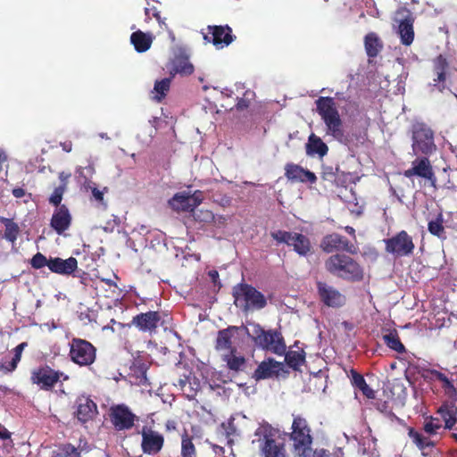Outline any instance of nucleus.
Listing matches in <instances>:
<instances>
[{
	"mask_svg": "<svg viewBox=\"0 0 457 457\" xmlns=\"http://www.w3.org/2000/svg\"><path fill=\"white\" fill-rule=\"evenodd\" d=\"M325 269L331 275L349 282H360L364 278L362 266L345 253H336L325 261Z\"/></svg>",
	"mask_w": 457,
	"mask_h": 457,
	"instance_id": "f257e3e1",
	"label": "nucleus"
},
{
	"mask_svg": "<svg viewBox=\"0 0 457 457\" xmlns=\"http://www.w3.org/2000/svg\"><path fill=\"white\" fill-rule=\"evenodd\" d=\"M316 110L326 126V134L338 142L345 139L343 120L333 97L320 96L316 101Z\"/></svg>",
	"mask_w": 457,
	"mask_h": 457,
	"instance_id": "f03ea898",
	"label": "nucleus"
},
{
	"mask_svg": "<svg viewBox=\"0 0 457 457\" xmlns=\"http://www.w3.org/2000/svg\"><path fill=\"white\" fill-rule=\"evenodd\" d=\"M292 431L289 439L293 442V452L297 457H311L313 437L307 420L300 414H293Z\"/></svg>",
	"mask_w": 457,
	"mask_h": 457,
	"instance_id": "7ed1b4c3",
	"label": "nucleus"
},
{
	"mask_svg": "<svg viewBox=\"0 0 457 457\" xmlns=\"http://www.w3.org/2000/svg\"><path fill=\"white\" fill-rule=\"evenodd\" d=\"M232 295L235 305L240 307L244 312L261 310L267 305L264 295L247 283L242 282L234 286Z\"/></svg>",
	"mask_w": 457,
	"mask_h": 457,
	"instance_id": "20e7f679",
	"label": "nucleus"
},
{
	"mask_svg": "<svg viewBox=\"0 0 457 457\" xmlns=\"http://www.w3.org/2000/svg\"><path fill=\"white\" fill-rule=\"evenodd\" d=\"M250 337L262 349L270 351L277 355L286 353L287 346L282 334L277 329L265 330L258 323H252Z\"/></svg>",
	"mask_w": 457,
	"mask_h": 457,
	"instance_id": "39448f33",
	"label": "nucleus"
},
{
	"mask_svg": "<svg viewBox=\"0 0 457 457\" xmlns=\"http://www.w3.org/2000/svg\"><path fill=\"white\" fill-rule=\"evenodd\" d=\"M69 358L79 367H90L96 360V348L89 341L73 337L69 343Z\"/></svg>",
	"mask_w": 457,
	"mask_h": 457,
	"instance_id": "423d86ee",
	"label": "nucleus"
},
{
	"mask_svg": "<svg viewBox=\"0 0 457 457\" xmlns=\"http://www.w3.org/2000/svg\"><path fill=\"white\" fill-rule=\"evenodd\" d=\"M412 151L414 154L429 155L436 151L434 131L424 122H416L411 127Z\"/></svg>",
	"mask_w": 457,
	"mask_h": 457,
	"instance_id": "0eeeda50",
	"label": "nucleus"
},
{
	"mask_svg": "<svg viewBox=\"0 0 457 457\" xmlns=\"http://www.w3.org/2000/svg\"><path fill=\"white\" fill-rule=\"evenodd\" d=\"M270 236L278 243H284L292 246L294 251L301 256H307L312 253V247L310 239L301 233L277 230L271 232Z\"/></svg>",
	"mask_w": 457,
	"mask_h": 457,
	"instance_id": "6e6552de",
	"label": "nucleus"
},
{
	"mask_svg": "<svg viewBox=\"0 0 457 457\" xmlns=\"http://www.w3.org/2000/svg\"><path fill=\"white\" fill-rule=\"evenodd\" d=\"M384 243L385 251L396 258L410 256L415 249L412 237L405 230H401L395 236L384 239Z\"/></svg>",
	"mask_w": 457,
	"mask_h": 457,
	"instance_id": "1a4fd4ad",
	"label": "nucleus"
},
{
	"mask_svg": "<svg viewBox=\"0 0 457 457\" xmlns=\"http://www.w3.org/2000/svg\"><path fill=\"white\" fill-rule=\"evenodd\" d=\"M63 372L55 370L47 364L40 365L31 371L30 381L41 390L52 391L61 380Z\"/></svg>",
	"mask_w": 457,
	"mask_h": 457,
	"instance_id": "9d476101",
	"label": "nucleus"
},
{
	"mask_svg": "<svg viewBox=\"0 0 457 457\" xmlns=\"http://www.w3.org/2000/svg\"><path fill=\"white\" fill-rule=\"evenodd\" d=\"M403 176L408 179H411L415 176L424 179L428 181L430 187L435 190L437 189L436 177L429 159L426 156L416 158L411 162V167L403 171Z\"/></svg>",
	"mask_w": 457,
	"mask_h": 457,
	"instance_id": "9b49d317",
	"label": "nucleus"
},
{
	"mask_svg": "<svg viewBox=\"0 0 457 457\" xmlns=\"http://www.w3.org/2000/svg\"><path fill=\"white\" fill-rule=\"evenodd\" d=\"M140 434V446L145 454L154 456L161 453L165 442L162 434L147 426L142 428Z\"/></svg>",
	"mask_w": 457,
	"mask_h": 457,
	"instance_id": "f8f14e48",
	"label": "nucleus"
},
{
	"mask_svg": "<svg viewBox=\"0 0 457 457\" xmlns=\"http://www.w3.org/2000/svg\"><path fill=\"white\" fill-rule=\"evenodd\" d=\"M395 21L398 23L397 33L400 36L401 43L404 46H410L414 39V18L411 12L404 7L398 9Z\"/></svg>",
	"mask_w": 457,
	"mask_h": 457,
	"instance_id": "ddd939ff",
	"label": "nucleus"
},
{
	"mask_svg": "<svg viewBox=\"0 0 457 457\" xmlns=\"http://www.w3.org/2000/svg\"><path fill=\"white\" fill-rule=\"evenodd\" d=\"M109 416L112 424L119 431L132 428L137 420V416L125 404L112 405Z\"/></svg>",
	"mask_w": 457,
	"mask_h": 457,
	"instance_id": "4468645a",
	"label": "nucleus"
},
{
	"mask_svg": "<svg viewBox=\"0 0 457 457\" xmlns=\"http://www.w3.org/2000/svg\"><path fill=\"white\" fill-rule=\"evenodd\" d=\"M203 194L200 190H195L193 194L179 192L169 200V204L176 212H194V210L202 203Z\"/></svg>",
	"mask_w": 457,
	"mask_h": 457,
	"instance_id": "2eb2a0df",
	"label": "nucleus"
},
{
	"mask_svg": "<svg viewBox=\"0 0 457 457\" xmlns=\"http://www.w3.org/2000/svg\"><path fill=\"white\" fill-rule=\"evenodd\" d=\"M320 248L327 253L344 251L352 254L357 253V247L345 237L332 233L325 236L320 242Z\"/></svg>",
	"mask_w": 457,
	"mask_h": 457,
	"instance_id": "dca6fc26",
	"label": "nucleus"
},
{
	"mask_svg": "<svg viewBox=\"0 0 457 457\" xmlns=\"http://www.w3.org/2000/svg\"><path fill=\"white\" fill-rule=\"evenodd\" d=\"M208 34L204 35V40L212 43L217 48H223L230 45L235 36L232 35V29L228 25H213L207 27Z\"/></svg>",
	"mask_w": 457,
	"mask_h": 457,
	"instance_id": "f3484780",
	"label": "nucleus"
},
{
	"mask_svg": "<svg viewBox=\"0 0 457 457\" xmlns=\"http://www.w3.org/2000/svg\"><path fill=\"white\" fill-rule=\"evenodd\" d=\"M316 285L319 297L326 306L339 308L345 303V296L334 287L322 281H318Z\"/></svg>",
	"mask_w": 457,
	"mask_h": 457,
	"instance_id": "a211bd4d",
	"label": "nucleus"
},
{
	"mask_svg": "<svg viewBox=\"0 0 457 457\" xmlns=\"http://www.w3.org/2000/svg\"><path fill=\"white\" fill-rule=\"evenodd\" d=\"M450 65L445 56L437 55L432 61L433 83L431 86L440 92L446 88V79Z\"/></svg>",
	"mask_w": 457,
	"mask_h": 457,
	"instance_id": "6ab92c4d",
	"label": "nucleus"
},
{
	"mask_svg": "<svg viewBox=\"0 0 457 457\" xmlns=\"http://www.w3.org/2000/svg\"><path fill=\"white\" fill-rule=\"evenodd\" d=\"M75 417L80 423L93 420L98 414L96 403L88 395H79L76 400Z\"/></svg>",
	"mask_w": 457,
	"mask_h": 457,
	"instance_id": "aec40b11",
	"label": "nucleus"
},
{
	"mask_svg": "<svg viewBox=\"0 0 457 457\" xmlns=\"http://www.w3.org/2000/svg\"><path fill=\"white\" fill-rule=\"evenodd\" d=\"M160 320L161 315L158 312L149 311L134 316L131 325L137 328L141 332L153 334L156 332Z\"/></svg>",
	"mask_w": 457,
	"mask_h": 457,
	"instance_id": "412c9836",
	"label": "nucleus"
},
{
	"mask_svg": "<svg viewBox=\"0 0 457 457\" xmlns=\"http://www.w3.org/2000/svg\"><path fill=\"white\" fill-rule=\"evenodd\" d=\"M71 220L72 218L68 207L62 204L54 210L50 220V226L58 235H62L70 228Z\"/></svg>",
	"mask_w": 457,
	"mask_h": 457,
	"instance_id": "4be33fe9",
	"label": "nucleus"
},
{
	"mask_svg": "<svg viewBox=\"0 0 457 457\" xmlns=\"http://www.w3.org/2000/svg\"><path fill=\"white\" fill-rule=\"evenodd\" d=\"M167 68L171 78H174L176 74L188 76L195 71L194 65L189 62L188 56L184 53L176 54L167 65Z\"/></svg>",
	"mask_w": 457,
	"mask_h": 457,
	"instance_id": "5701e85b",
	"label": "nucleus"
},
{
	"mask_svg": "<svg viewBox=\"0 0 457 457\" xmlns=\"http://www.w3.org/2000/svg\"><path fill=\"white\" fill-rule=\"evenodd\" d=\"M283 363L277 361L273 359L262 361L253 374V378L256 381L278 377L283 371Z\"/></svg>",
	"mask_w": 457,
	"mask_h": 457,
	"instance_id": "b1692460",
	"label": "nucleus"
},
{
	"mask_svg": "<svg viewBox=\"0 0 457 457\" xmlns=\"http://www.w3.org/2000/svg\"><path fill=\"white\" fill-rule=\"evenodd\" d=\"M285 176L293 182H310L314 184L317 181L316 175L295 163H287L285 167Z\"/></svg>",
	"mask_w": 457,
	"mask_h": 457,
	"instance_id": "393cba45",
	"label": "nucleus"
},
{
	"mask_svg": "<svg viewBox=\"0 0 457 457\" xmlns=\"http://www.w3.org/2000/svg\"><path fill=\"white\" fill-rule=\"evenodd\" d=\"M48 269L53 273L70 276L78 269V261L72 256L65 260L60 257H50Z\"/></svg>",
	"mask_w": 457,
	"mask_h": 457,
	"instance_id": "a878e982",
	"label": "nucleus"
},
{
	"mask_svg": "<svg viewBox=\"0 0 457 457\" xmlns=\"http://www.w3.org/2000/svg\"><path fill=\"white\" fill-rule=\"evenodd\" d=\"M261 450L264 457H287L284 443L278 442L271 435H264Z\"/></svg>",
	"mask_w": 457,
	"mask_h": 457,
	"instance_id": "bb28decb",
	"label": "nucleus"
},
{
	"mask_svg": "<svg viewBox=\"0 0 457 457\" xmlns=\"http://www.w3.org/2000/svg\"><path fill=\"white\" fill-rule=\"evenodd\" d=\"M436 413L445 421V428L452 429L457 423V406L455 402H444L437 409Z\"/></svg>",
	"mask_w": 457,
	"mask_h": 457,
	"instance_id": "cd10ccee",
	"label": "nucleus"
},
{
	"mask_svg": "<svg viewBox=\"0 0 457 457\" xmlns=\"http://www.w3.org/2000/svg\"><path fill=\"white\" fill-rule=\"evenodd\" d=\"M349 378L352 386L361 392L368 399H376L375 391L367 384L364 377L354 369L350 370Z\"/></svg>",
	"mask_w": 457,
	"mask_h": 457,
	"instance_id": "c85d7f7f",
	"label": "nucleus"
},
{
	"mask_svg": "<svg viewBox=\"0 0 457 457\" xmlns=\"http://www.w3.org/2000/svg\"><path fill=\"white\" fill-rule=\"evenodd\" d=\"M237 330V327L229 326L227 328L219 330L216 341H215V349L217 351H223L234 349L232 346V337L233 333Z\"/></svg>",
	"mask_w": 457,
	"mask_h": 457,
	"instance_id": "c756f323",
	"label": "nucleus"
},
{
	"mask_svg": "<svg viewBox=\"0 0 457 457\" xmlns=\"http://www.w3.org/2000/svg\"><path fill=\"white\" fill-rule=\"evenodd\" d=\"M328 152V145L321 140L320 137L312 133L308 137L306 144V154L308 155L318 154L320 157L325 156Z\"/></svg>",
	"mask_w": 457,
	"mask_h": 457,
	"instance_id": "7c9ffc66",
	"label": "nucleus"
},
{
	"mask_svg": "<svg viewBox=\"0 0 457 457\" xmlns=\"http://www.w3.org/2000/svg\"><path fill=\"white\" fill-rule=\"evenodd\" d=\"M222 360L227 363L228 368L235 372L242 371L245 367L246 360L243 355L237 354V348L224 354Z\"/></svg>",
	"mask_w": 457,
	"mask_h": 457,
	"instance_id": "2f4dec72",
	"label": "nucleus"
},
{
	"mask_svg": "<svg viewBox=\"0 0 457 457\" xmlns=\"http://www.w3.org/2000/svg\"><path fill=\"white\" fill-rule=\"evenodd\" d=\"M130 42L138 53L146 52L152 46L153 38L141 30L135 31L130 36Z\"/></svg>",
	"mask_w": 457,
	"mask_h": 457,
	"instance_id": "473e14b6",
	"label": "nucleus"
},
{
	"mask_svg": "<svg viewBox=\"0 0 457 457\" xmlns=\"http://www.w3.org/2000/svg\"><path fill=\"white\" fill-rule=\"evenodd\" d=\"M408 436L412 440V443L422 452L436 445V443L430 438L431 436L428 435L426 436L413 428H409Z\"/></svg>",
	"mask_w": 457,
	"mask_h": 457,
	"instance_id": "72a5a7b5",
	"label": "nucleus"
},
{
	"mask_svg": "<svg viewBox=\"0 0 457 457\" xmlns=\"http://www.w3.org/2000/svg\"><path fill=\"white\" fill-rule=\"evenodd\" d=\"M365 50L369 57H376L382 49V43L376 33L370 32L365 37Z\"/></svg>",
	"mask_w": 457,
	"mask_h": 457,
	"instance_id": "f704fd0d",
	"label": "nucleus"
},
{
	"mask_svg": "<svg viewBox=\"0 0 457 457\" xmlns=\"http://www.w3.org/2000/svg\"><path fill=\"white\" fill-rule=\"evenodd\" d=\"M0 222L5 227L4 238L12 244L15 243L20 234L19 225L12 219L5 217H0Z\"/></svg>",
	"mask_w": 457,
	"mask_h": 457,
	"instance_id": "c9c22d12",
	"label": "nucleus"
},
{
	"mask_svg": "<svg viewBox=\"0 0 457 457\" xmlns=\"http://www.w3.org/2000/svg\"><path fill=\"white\" fill-rule=\"evenodd\" d=\"M80 450L70 443L61 444L51 453V457H79Z\"/></svg>",
	"mask_w": 457,
	"mask_h": 457,
	"instance_id": "e433bc0d",
	"label": "nucleus"
},
{
	"mask_svg": "<svg viewBox=\"0 0 457 457\" xmlns=\"http://www.w3.org/2000/svg\"><path fill=\"white\" fill-rule=\"evenodd\" d=\"M383 339L386 346L390 349L399 353H405V347L401 342L396 330L390 331L388 334L384 335Z\"/></svg>",
	"mask_w": 457,
	"mask_h": 457,
	"instance_id": "4c0bfd02",
	"label": "nucleus"
},
{
	"mask_svg": "<svg viewBox=\"0 0 457 457\" xmlns=\"http://www.w3.org/2000/svg\"><path fill=\"white\" fill-rule=\"evenodd\" d=\"M181 457H196L195 446L186 430L181 436Z\"/></svg>",
	"mask_w": 457,
	"mask_h": 457,
	"instance_id": "58836bf2",
	"label": "nucleus"
},
{
	"mask_svg": "<svg viewBox=\"0 0 457 457\" xmlns=\"http://www.w3.org/2000/svg\"><path fill=\"white\" fill-rule=\"evenodd\" d=\"M285 360L290 368L294 370H298V368L305 361V353L303 350L289 351L288 353H287Z\"/></svg>",
	"mask_w": 457,
	"mask_h": 457,
	"instance_id": "ea45409f",
	"label": "nucleus"
},
{
	"mask_svg": "<svg viewBox=\"0 0 457 457\" xmlns=\"http://www.w3.org/2000/svg\"><path fill=\"white\" fill-rule=\"evenodd\" d=\"M200 390V380L193 375L192 378H189L188 384H187L186 388H184L183 394L188 400H194Z\"/></svg>",
	"mask_w": 457,
	"mask_h": 457,
	"instance_id": "a19ab883",
	"label": "nucleus"
},
{
	"mask_svg": "<svg viewBox=\"0 0 457 457\" xmlns=\"http://www.w3.org/2000/svg\"><path fill=\"white\" fill-rule=\"evenodd\" d=\"M439 381L442 383L445 395L452 401L457 402V388L453 385V380L449 379L448 377L444 374Z\"/></svg>",
	"mask_w": 457,
	"mask_h": 457,
	"instance_id": "79ce46f5",
	"label": "nucleus"
},
{
	"mask_svg": "<svg viewBox=\"0 0 457 457\" xmlns=\"http://www.w3.org/2000/svg\"><path fill=\"white\" fill-rule=\"evenodd\" d=\"M442 428V424L438 418L428 416L425 419L423 425L424 432L428 436H435L437 434V430Z\"/></svg>",
	"mask_w": 457,
	"mask_h": 457,
	"instance_id": "37998d69",
	"label": "nucleus"
},
{
	"mask_svg": "<svg viewBox=\"0 0 457 457\" xmlns=\"http://www.w3.org/2000/svg\"><path fill=\"white\" fill-rule=\"evenodd\" d=\"M444 219L442 213H439L435 220H430L428 225V229L430 234L441 237L445 233L443 225Z\"/></svg>",
	"mask_w": 457,
	"mask_h": 457,
	"instance_id": "c03bdc74",
	"label": "nucleus"
},
{
	"mask_svg": "<svg viewBox=\"0 0 457 457\" xmlns=\"http://www.w3.org/2000/svg\"><path fill=\"white\" fill-rule=\"evenodd\" d=\"M172 79L173 78H171V76L170 75V78H165L162 80H158L155 82L154 90L156 91L157 94L160 95L158 96V100H162L166 96L167 92L170 89Z\"/></svg>",
	"mask_w": 457,
	"mask_h": 457,
	"instance_id": "a18cd8bd",
	"label": "nucleus"
},
{
	"mask_svg": "<svg viewBox=\"0 0 457 457\" xmlns=\"http://www.w3.org/2000/svg\"><path fill=\"white\" fill-rule=\"evenodd\" d=\"M66 190H67V188L64 187V185L63 186L59 185L58 187H56L54 188V192L52 193V195L48 198L49 204L55 207L61 206L62 196Z\"/></svg>",
	"mask_w": 457,
	"mask_h": 457,
	"instance_id": "49530a36",
	"label": "nucleus"
},
{
	"mask_svg": "<svg viewBox=\"0 0 457 457\" xmlns=\"http://www.w3.org/2000/svg\"><path fill=\"white\" fill-rule=\"evenodd\" d=\"M50 258L47 259L43 253H37L30 260V265L33 269L39 270L44 268L45 266L49 265Z\"/></svg>",
	"mask_w": 457,
	"mask_h": 457,
	"instance_id": "de8ad7c7",
	"label": "nucleus"
},
{
	"mask_svg": "<svg viewBox=\"0 0 457 457\" xmlns=\"http://www.w3.org/2000/svg\"><path fill=\"white\" fill-rule=\"evenodd\" d=\"M194 219L202 223H211L215 220V216L209 210H198L194 212Z\"/></svg>",
	"mask_w": 457,
	"mask_h": 457,
	"instance_id": "09e8293b",
	"label": "nucleus"
},
{
	"mask_svg": "<svg viewBox=\"0 0 457 457\" xmlns=\"http://www.w3.org/2000/svg\"><path fill=\"white\" fill-rule=\"evenodd\" d=\"M27 345H28V344L26 342H22V343L19 344L13 349L14 355L11 361V365H10L11 368H12V369L17 368L18 363L21 361L22 352Z\"/></svg>",
	"mask_w": 457,
	"mask_h": 457,
	"instance_id": "8fccbe9b",
	"label": "nucleus"
},
{
	"mask_svg": "<svg viewBox=\"0 0 457 457\" xmlns=\"http://www.w3.org/2000/svg\"><path fill=\"white\" fill-rule=\"evenodd\" d=\"M374 405L378 411L385 413L388 416L394 415L388 400L378 398L376 399Z\"/></svg>",
	"mask_w": 457,
	"mask_h": 457,
	"instance_id": "3c124183",
	"label": "nucleus"
},
{
	"mask_svg": "<svg viewBox=\"0 0 457 457\" xmlns=\"http://www.w3.org/2000/svg\"><path fill=\"white\" fill-rule=\"evenodd\" d=\"M145 21L152 20V18L154 17L157 20V21L160 24H162V23L164 24V21L161 18L160 12L157 10L156 7L153 6V7L145 8Z\"/></svg>",
	"mask_w": 457,
	"mask_h": 457,
	"instance_id": "603ef678",
	"label": "nucleus"
},
{
	"mask_svg": "<svg viewBox=\"0 0 457 457\" xmlns=\"http://www.w3.org/2000/svg\"><path fill=\"white\" fill-rule=\"evenodd\" d=\"M445 373L437 370H434V369H427L424 370V373L422 375V377L424 378V379L428 380V381H432V380H438L442 378V376L444 375Z\"/></svg>",
	"mask_w": 457,
	"mask_h": 457,
	"instance_id": "864d4df0",
	"label": "nucleus"
},
{
	"mask_svg": "<svg viewBox=\"0 0 457 457\" xmlns=\"http://www.w3.org/2000/svg\"><path fill=\"white\" fill-rule=\"evenodd\" d=\"M311 457H338L337 455L331 453L329 451L325 449L312 450Z\"/></svg>",
	"mask_w": 457,
	"mask_h": 457,
	"instance_id": "5fc2aeb1",
	"label": "nucleus"
},
{
	"mask_svg": "<svg viewBox=\"0 0 457 457\" xmlns=\"http://www.w3.org/2000/svg\"><path fill=\"white\" fill-rule=\"evenodd\" d=\"M247 95V92L245 94V96ZM250 105V100L248 98H246L245 96L242 97V98H239L237 104H236V109L237 111H244L245 109H247Z\"/></svg>",
	"mask_w": 457,
	"mask_h": 457,
	"instance_id": "6e6d98bb",
	"label": "nucleus"
},
{
	"mask_svg": "<svg viewBox=\"0 0 457 457\" xmlns=\"http://www.w3.org/2000/svg\"><path fill=\"white\" fill-rule=\"evenodd\" d=\"M71 177V173L70 172H65V171H62L59 173L58 175V178H59V180H60V186H63L64 185V187L67 188L68 187V181L70 179V178Z\"/></svg>",
	"mask_w": 457,
	"mask_h": 457,
	"instance_id": "4d7b16f0",
	"label": "nucleus"
},
{
	"mask_svg": "<svg viewBox=\"0 0 457 457\" xmlns=\"http://www.w3.org/2000/svg\"><path fill=\"white\" fill-rule=\"evenodd\" d=\"M208 275L212 280V282L215 285V286H218L219 287H221V284L219 280V272L216 270H212L208 272Z\"/></svg>",
	"mask_w": 457,
	"mask_h": 457,
	"instance_id": "13d9d810",
	"label": "nucleus"
},
{
	"mask_svg": "<svg viewBox=\"0 0 457 457\" xmlns=\"http://www.w3.org/2000/svg\"><path fill=\"white\" fill-rule=\"evenodd\" d=\"M165 431L170 432V431H176L178 429V423L174 420H168L165 422Z\"/></svg>",
	"mask_w": 457,
	"mask_h": 457,
	"instance_id": "bf43d9fd",
	"label": "nucleus"
},
{
	"mask_svg": "<svg viewBox=\"0 0 457 457\" xmlns=\"http://www.w3.org/2000/svg\"><path fill=\"white\" fill-rule=\"evenodd\" d=\"M189 378H192L191 374L189 376H184L183 378H180L178 380V384L177 385L180 387L182 392H184V388H186L187 384H188Z\"/></svg>",
	"mask_w": 457,
	"mask_h": 457,
	"instance_id": "052dcab7",
	"label": "nucleus"
},
{
	"mask_svg": "<svg viewBox=\"0 0 457 457\" xmlns=\"http://www.w3.org/2000/svg\"><path fill=\"white\" fill-rule=\"evenodd\" d=\"M92 195L96 201L103 202L104 193L101 190H99L97 187H92Z\"/></svg>",
	"mask_w": 457,
	"mask_h": 457,
	"instance_id": "680f3d73",
	"label": "nucleus"
},
{
	"mask_svg": "<svg viewBox=\"0 0 457 457\" xmlns=\"http://www.w3.org/2000/svg\"><path fill=\"white\" fill-rule=\"evenodd\" d=\"M12 194L15 198H21L25 196L26 191L22 187H15L12 190Z\"/></svg>",
	"mask_w": 457,
	"mask_h": 457,
	"instance_id": "e2e57ef3",
	"label": "nucleus"
},
{
	"mask_svg": "<svg viewBox=\"0 0 457 457\" xmlns=\"http://www.w3.org/2000/svg\"><path fill=\"white\" fill-rule=\"evenodd\" d=\"M11 437V433L4 428V425L0 424V439L5 440Z\"/></svg>",
	"mask_w": 457,
	"mask_h": 457,
	"instance_id": "0e129e2a",
	"label": "nucleus"
},
{
	"mask_svg": "<svg viewBox=\"0 0 457 457\" xmlns=\"http://www.w3.org/2000/svg\"><path fill=\"white\" fill-rule=\"evenodd\" d=\"M11 361L8 363L0 362V370L4 371V373H11L14 371L16 369H12L10 367Z\"/></svg>",
	"mask_w": 457,
	"mask_h": 457,
	"instance_id": "69168bd1",
	"label": "nucleus"
},
{
	"mask_svg": "<svg viewBox=\"0 0 457 457\" xmlns=\"http://www.w3.org/2000/svg\"><path fill=\"white\" fill-rule=\"evenodd\" d=\"M60 145L62 149L66 153H70L72 150V142L70 140L61 142Z\"/></svg>",
	"mask_w": 457,
	"mask_h": 457,
	"instance_id": "338daca9",
	"label": "nucleus"
},
{
	"mask_svg": "<svg viewBox=\"0 0 457 457\" xmlns=\"http://www.w3.org/2000/svg\"><path fill=\"white\" fill-rule=\"evenodd\" d=\"M218 224V226H224L226 224L227 219L223 216H220L217 220H213Z\"/></svg>",
	"mask_w": 457,
	"mask_h": 457,
	"instance_id": "774afa93",
	"label": "nucleus"
}]
</instances>
